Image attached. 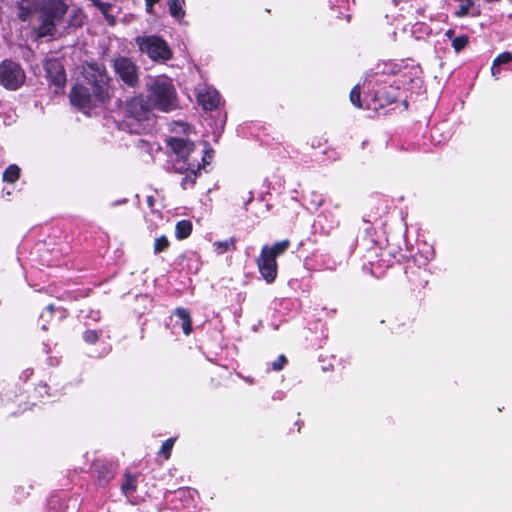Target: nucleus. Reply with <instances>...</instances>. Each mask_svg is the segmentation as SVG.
Segmentation results:
<instances>
[{"label": "nucleus", "mask_w": 512, "mask_h": 512, "mask_svg": "<svg viewBox=\"0 0 512 512\" xmlns=\"http://www.w3.org/2000/svg\"><path fill=\"white\" fill-rule=\"evenodd\" d=\"M39 25L33 29L36 39L54 37L56 25L67 13L68 5L63 0H39Z\"/></svg>", "instance_id": "nucleus-1"}, {"label": "nucleus", "mask_w": 512, "mask_h": 512, "mask_svg": "<svg viewBox=\"0 0 512 512\" xmlns=\"http://www.w3.org/2000/svg\"><path fill=\"white\" fill-rule=\"evenodd\" d=\"M149 103L162 111H171L177 107L176 91L172 80L159 76L148 84Z\"/></svg>", "instance_id": "nucleus-2"}, {"label": "nucleus", "mask_w": 512, "mask_h": 512, "mask_svg": "<svg viewBox=\"0 0 512 512\" xmlns=\"http://www.w3.org/2000/svg\"><path fill=\"white\" fill-rule=\"evenodd\" d=\"M290 246L288 239L275 242L271 246L264 245L256 259L259 273L266 283H273L277 278V257L284 254Z\"/></svg>", "instance_id": "nucleus-3"}, {"label": "nucleus", "mask_w": 512, "mask_h": 512, "mask_svg": "<svg viewBox=\"0 0 512 512\" xmlns=\"http://www.w3.org/2000/svg\"><path fill=\"white\" fill-rule=\"evenodd\" d=\"M84 79L95 95L100 100L110 98V78L105 67L96 62L87 63L83 67Z\"/></svg>", "instance_id": "nucleus-4"}, {"label": "nucleus", "mask_w": 512, "mask_h": 512, "mask_svg": "<svg viewBox=\"0 0 512 512\" xmlns=\"http://www.w3.org/2000/svg\"><path fill=\"white\" fill-rule=\"evenodd\" d=\"M135 42L140 52L154 61H167L172 58V52L167 43L158 36H138Z\"/></svg>", "instance_id": "nucleus-5"}, {"label": "nucleus", "mask_w": 512, "mask_h": 512, "mask_svg": "<svg viewBox=\"0 0 512 512\" xmlns=\"http://www.w3.org/2000/svg\"><path fill=\"white\" fill-rule=\"evenodd\" d=\"M25 72L22 67L11 60H4L0 64V85L7 90H17L25 82Z\"/></svg>", "instance_id": "nucleus-6"}, {"label": "nucleus", "mask_w": 512, "mask_h": 512, "mask_svg": "<svg viewBox=\"0 0 512 512\" xmlns=\"http://www.w3.org/2000/svg\"><path fill=\"white\" fill-rule=\"evenodd\" d=\"M115 74L128 86L135 87L138 83V68L128 57L120 56L114 59Z\"/></svg>", "instance_id": "nucleus-7"}, {"label": "nucleus", "mask_w": 512, "mask_h": 512, "mask_svg": "<svg viewBox=\"0 0 512 512\" xmlns=\"http://www.w3.org/2000/svg\"><path fill=\"white\" fill-rule=\"evenodd\" d=\"M70 101L72 105L84 109L94 107L105 100L98 99L89 86L78 84L70 92Z\"/></svg>", "instance_id": "nucleus-8"}, {"label": "nucleus", "mask_w": 512, "mask_h": 512, "mask_svg": "<svg viewBox=\"0 0 512 512\" xmlns=\"http://www.w3.org/2000/svg\"><path fill=\"white\" fill-rule=\"evenodd\" d=\"M167 144L177 157L174 164L182 165L185 163L187 165V162H198L196 159H192L194 151V143L192 141L185 138L172 137L167 140Z\"/></svg>", "instance_id": "nucleus-9"}, {"label": "nucleus", "mask_w": 512, "mask_h": 512, "mask_svg": "<svg viewBox=\"0 0 512 512\" xmlns=\"http://www.w3.org/2000/svg\"><path fill=\"white\" fill-rule=\"evenodd\" d=\"M151 104L147 103L142 96L133 97L126 102V117L136 122L148 119Z\"/></svg>", "instance_id": "nucleus-10"}, {"label": "nucleus", "mask_w": 512, "mask_h": 512, "mask_svg": "<svg viewBox=\"0 0 512 512\" xmlns=\"http://www.w3.org/2000/svg\"><path fill=\"white\" fill-rule=\"evenodd\" d=\"M196 95L198 103L205 110H213L217 108L220 103V95L219 93L212 87L201 84L196 88Z\"/></svg>", "instance_id": "nucleus-11"}, {"label": "nucleus", "mask_w": 512, "mask_h": 512, "mask_svg": "<svg viewBox=\"0 0 512 512\" xmlns=\"http://www.w3.org/2000/svg\"><path fill=\"white\" fill-rule=\"evenodd\" d=\"M173 169L175 172L180 174H185L184 178L181 181V187L186 190L192 188L198 177V172L200 171V164L198 162H187V165H173Z\"/></svg>", "instance_id": "nucleus-12"}, {"label": "nucleus", "mask_w": 512, "mask_h": 512, "mask_svg": "<svg viewBox=\"0 0 512 512\" xmlns=\"http://www.w3.org/2000/svg\"><path fill=\"white\" fill-rule=\"evenodd\" d=\"M44 68L47 76L51 82L57 86L62 87L66 82V73L64 67L59 59L48 58L44 63Z\"/></svg>", "instance_id": "nucleus-13"}, {"label": "nucleus", "mask_w": 512, "mask_h": 512, "mask_svg": "<svg viewBox=\"0 0 512 512\" xmlns=\"http://www.w3.org/2000/svg\"><path fill=\"white\" fill-rule=\"evenodd\" d=\"M40 13L39 0H21L16 5V14L21 21H28L31 17Z\"/></svg>", "instance_id": "nucleus-14"}, {"label": "nucleus", "mask_w": 512, "mask_h": 512, "mask_svg": "<svg viewBox=\"0 0 512 512\" xmlns=\"http://www.w3.org/2000/svg\"><path fill=\"white\" fill-rule=\"evenodd\" d=\"M176 316L182 321L181 328L185 335H189L192 331V323L189 312L184 308H177Z\"/></svg>", "instance_id": "nucleus-15"}, {"label": "nucleus", "mask_w": 512, "mask_h": 512, "mask_svg": "<svg viewBox=\"0 0 512 512\" xmlns=\"http://www.w3.org/2000/svg\"><path fill=\"white\" fill-rule=\"evenodd\" d=\"M192 231V223L189 220H181L175 226V236L177 239L182 240L187 238Z\"/></svg>", "instance_id": "nucleus-16"}, {"label": "nucleus", "mask_w": 512, "mask_h": 512, "mask_svg": "<svg viewBox=\"0 0 512 512\" xmlns=\"http://www.w3.org/2000/svg\"><path fill=\"white\" fill-rule=\"evenodd\" d=\"M169 12L172 17L181 21L185 16L180 0H168Z\"/></svg>", "instance_id": "nucleus-17"}, {"label": "nucleus", "mask_w": 512, "mask_h": 512, "mask_svg": "<svg viewBox=\"0 0 512 512\" xmlns=\"http://www.w3.org/2000/svg\"><path fill=\"white\" fill-rule=\"evenodd\" d=\"M19 177L20 168L15 164L9 165L3 173V180L8 183H15Z\"/></svg>", "instance_id": "nucleus-18"}, {"label": "nucleus", "mask_w": 512, "mask_h": 512, "mask_svg": "<svg viewBox=\"0 0 512 512\" xmlns=\"http://www.w3.org/2000/svg\"><path fill=\"white\" fill-rule=\"evenodd\" d=\"M213 246L215 248V252L221 255L227 252L230 248L235 247V239L230 238L224 241H216L214 242Z\"/></svg>", "instance_id": "nucleus-19"}, {"label": "nucleus", "mask_w": 512, "mask_h": 512, "mask_svg": "<svg viewBox=\"0 0 512 512\" xmlns=\"http://www.w3.org/2000/svg\"><path fill=\"white\" fill-rule=\"evenodd\" d=\"M122 492L125 495H130L136 490V476L127 475L125 482L121 485Z\"/></svg>", "instance_id": "nucleus-20"}, {"label": "nucleus", "mask_w": 512, "mask_h": 512, "mask_svg": "<svg viewBox=\"0 0 512 512\" xmlns=\"http://www.w3.org/2000/svg\"><path fill=\"white\" fill-rule=\"evenodd\" d=\"M169 247V241L166 236H160L155 239L154 242V252L156 254L166 250Z\"/></svg>", "instance_id": "nucleus-21"}, {"label": "nucleus", "mask_w": 512, "mask_h": 512, "mask_svg": "<svg viewBox=\"0 0 512 512\" xmlns=\"http://www.w3.org/2000/svg\"><path fill=\"white\" fill-rule=\"evenodd\" d=\"M467 44H468V37L465 35L455 37L452 40V47L455 49L456 52L461 51L463 48L466 47Z\"/></svg>", "instance_id": "nucleus-22"}, {"label": "nucleus", "mask_w": 512, "mask_h": 512, "mask_svg": "<svg viewBox=\"0 0 512 512\" xmlns=\"http://www.w3.org/2000/svg\"><path fill=\"white\" fill-rule=\"evenodd\" d=\"M459 10L455 12L458 17H464L468 15L470 8L473 5V0H462Z\"/></svg>", "instance_id": "nucleus-23"}, {"label": "nucleus", "mask_w": 512, "mask_h": 512, "mask_svg": "<svg viewBox=\"0 0 512 512\" xmlns=\"http://www.w3.org/2000/svg\"><path fill=\"white\" fill-rule=\"evenodd\" d=\"M360 94L359 85H356L350 92V101L354 106L358 108H361Z\"/></svg>", "instance_id": "nucleus-24"}, {"label": "nucleus", "mask_w": 512, "mask_h": 512, "mask_svg": "<svg viewBox=\"0 0 512 512\" xmlns=\"http://www.w3.org/2000/svg\"><path fill=\"white\" fill-rule=\"evenodd\" d=\"M173 445H174L173 438L166 440L160 449V454L164 455L165 458L168 459L170 457Z\"/></svg>", "instance_id": "nucleus-25"}, {"label": "nucleus", "mask_w": 512, "mask_h": 512, "mask_svg": "<svg viewBox=\"0 0 512 512\" xmlns=\"http://www.w3.org/2000/svg\"><path fill=\"white\" fill-rule=\"evenodd\" d=\"M494 61L498 64V65H502V64H507L509 62L512 61V54L510 52H503L501 53L500 55H498Z\"/></svg>", "instance_id": "nucleus-26"}, {"label": "nucleus", "mask_w": 512, "mask_h": 512, "mask_svg": "<svg viewBox=\"0 0 512 512\" xmlns=\"http://www.w3.org/2000/svg\"><path fill=\"white\" fill-rule=\"evenodd\" d=\"M83 338L87 343L94 344L98 340V333L94 330H86Z\"/></svg>", "instance_id": "nucleus-27"}, {"label": "nucleus", "mask_w": 512, "mask_h": 512, "mask_svg": "<svg viewBox=\"0 0 512 512\" xmlns=\"http://www.w3.org/2000/svg\"><path fill=\"white\" fill-rule=\"evenodd\" d=\"M287 362V359L284 355H280L277 360H275L274 362H272V368L273 370L275 371H279L281 370L284 365L286 364Z\"/></svg>", "instance_id": "nucleus-28"}, {"label": "nucleus", "mask_w": 512, "mask_h": 512, "mask_svg": "<svg viewBox=\"0 0 512 512\" xmlns=\"http://www.w3.org/2000/svg\"><path fill=\"white\" fill-rule=\"evenodd\" d=\"M95 7H97L101 12H106V10H110L112 5L107 2H102L101 0H90Z\"/></svg>", "instance_id": "nucleus-29"}, {"label": "nucleus", "mask_w": 512, "mask_h": 512, "mask_svg": "<svg viewBox=\"0 0 512 512\" xmlns=\"http://www.w3.org/2000/svg\"><path fill=\"white\" fill-rule=\"evenodd\" d=\"M491 74H492V76H493L495 79H498V78H499V74H500V65H498L495 61H493V63H492V67H491Z\"/></svg>", "instance_id": "nucleus-30"}, {"label": "nucleus", "mask_w": 512, "mask_h": 512, "mask_svg": "<svg viewBox=\"0 0 512 512\" xmlns=\"http://www.w3.org/2000/svg\"><path fill=\"white\" fill-rule=\"evenodd\" d=\"M109 11L110 10H106V12H102V14L104 15L107 23L110 25V26H114L116 24V20H115V17L113 15H110L109 14Z\"/></svg>", "instance_id": "nucleus-31"}, {"label": "nucleus", "mask_w": 512, "mask_h": 512, "mask_svg": "<svg viewBox=\"0 0 512 512\" xmlns=\"http://www.w3.org/2000/svg\"><path fill=\"white\" fill-rule=\"evenodd\" d=\"M313 196L315 197L313 200H312V204L314 205L315 208H318L322 205L323 203V198L321 195H318L316 193H313Z\"/></svg>", "instance_id": "nucleus-32"}, {"label": "nucleus", "mask_w": 512, "mask_h": 512, "mask_svg": "<svg viewBox=\"0 0 512 512\" xmlns=\"http://www.w3.org/2000/svg\"><path fill=\"white\" fill-rule=\"evenodd\" d=\"M74 17H75V24H78V25H81L82 23V18H83V14L80 10H75L74 11Z\"/></svg>", "instance_id": "nucleus-33"}, {"label": "nucleus", "mask_w": 512, "mask_h": 512, "mask_svg": "<svg viewBox=\"0 0 512 512\" xmlns=\"http://www.w3.org/2000/svg\"><path fill=\"white\" fill-rule=\"evenodd\" d=\"M147 204H148V206H149L150 208H152V207H153V205H154V198H153L152 196H148V197H147Z\"/></svg>", "instance_id": "nucleus-34"}, {"label": "nucleus", "mask_w": 512, "mask_h": 512, "mask_svg": "<svg viewBox=\"0 0 512 512\" xmlns=\"http://www.w3.org/2000/svg\"><path fill=\"white\" fill-rule=\"evenodd\" d=\"M160 0H145L146 6H154V4L158 3Z\"/></svg>", "instance_id": "nucleus-35"}, {"label": "nucleus", "mask_w": 512, "mask_h": 512, "mask_svg": "<svg viewBox=\"0 0 512 512\" xmlns=\"http://www.w3.org/2000/svg\"><path fill=\"white\" fill-rule=\"evenodd\" d=\"M252 200H253V193H252V192H249V196H248V199H247V201L245 202V204L250 203Z\"/></svg>", "instance_id": "nucleus-36"}, {"label": "nucleus", "mask_w": 512, "mask_h": 512, "mask_svg": "<svg viewBox=\"0 0 512 512\" xmlns=\"http://www.w3.org/2000/svg\"><path fill=\"white\" fill-rule=\"evenodd\" d=\"M46 310L49 312V314H52L53 311H54V306L53 305H48Z\"/></svg>", "instance_id": "nucleus-37"}, {"label": "nucleus", "mask_w": 512, "mask_h": 512, "mask_svg": "<svg viewBox=\"0 0 512 512\" xmlns=\"http://www.w3.org/2000/svg\"><path fill=\"white\" fill-rule=\"evenodd\" d=\"M453 34H454V31L451 29L446 32V36L449 38H451L453 36Z\"/></svg>", "instance_id": "nucleus-38"}, {"label": "nucleus", "mask_w": 512, "mask_h": 512, "mask_svg": "<svg viewBox=\"0 0 512 512\" xmlns=\"http://www.w3.org/2000/svg\"><path fill=\"white\" fill-rule=\"evenodd\" d=\"M146 10H147L148 13H152L153 6H146Z\"/></svg>", "instance_id": "nucleus-39"}]
</instances>
